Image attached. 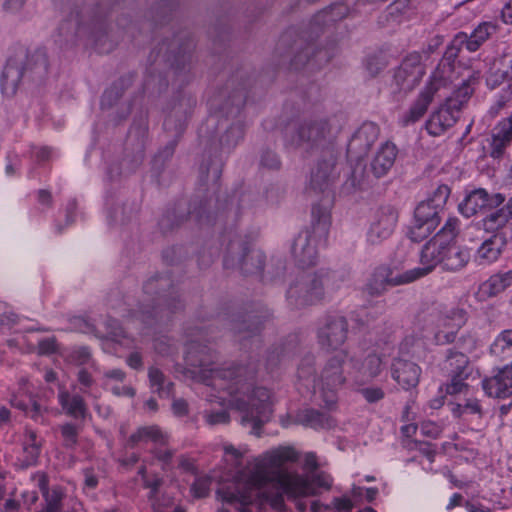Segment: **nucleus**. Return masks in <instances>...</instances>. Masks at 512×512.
I'll return each instance as SVG.
<instances>
[{
	"label": "nucleus",
	"mask_w": 512,
	"mask_h": 512,
	"mask_svg": "<svg viewBox=\"0 0 512 512\" xmlns=\"http://www.w3.org/2000/svg\"><path fill=\"white\" fill-rule=\"evenodd\" d=\"M299 458L290 446H279L255 459L253 465L241 471L232 487L222 488L218 495L226 504L239 512L260 499L263 506L276 512H286L284 494L291 499L314 496L320 489L329 490L332 478L325 472H314L310 476L289 469V464Z\"/></svg>",
	"instance_id": "f257e3e1"
},
{
	"label": "nucleus",
	"mask_w": 512,
	"mask_h": 512,
	"mask_svg": "<svg viewBox=\"0 0 512 512\" xmlns=\"http://www.w3.org/2000/svg\"><path fill=\"white\" fill-rule=\"evenodd\" d=\"M185 361L192 368L194 377L221 393L216 398L239 410L242 425L251 426V432L259 435L260 428L269 420L272 412V400L267 388L251 389L247 382L255 375L256 366L244 368L223 364L220 367L215 351L194 340L187 346Z\"/></svg>",
	"instance_id": "f03ea898"
},
{
	"label": "nucleus",
	"mask_w": 512,
	"mask_h": 512,
	"mask_svg": "<svg viewBox=\"0 0 512 512\" xmlns=\"http://www.w3.org/2000/svg\"><path fill=\"white\" fill-rule=\"evenodd\" d=\"M460 232V220L449 217L444 226L422 248L420 265L415 268L418 278L431 273L437 265L448 272L464 269L471 259L470 249L457 245Z\"/></svg>",
	"instance_id": "7ed1b4c3"
},
{
	"label": "nucleus",
	"mask_w": 512,
	"mask_h": 512,
	"mask_svg": "<svg viewBox=\"0 0 512 512\" xmlns=\"http://www.w3.org/2000/svg\"><path fill=\"white\" fill-rule=\"evenodd\" d=\"M48 69L49 59L44 48L28 50L21 44H15L9 50L1 75L2 89L14 94L23 78L40 81L46 77Z\"/></svg>",
	"instance_id": "20e7f679"
},
{
	"label": "nucleus",
	"mask_w": 512,
	"mask_h": 512,
	"mask_svg": "<svg viewBox=\"0 0 512 512\" xmlns=\"http://www.w3.org/2000/svg\"><path fill=\"white\" fill-rule=\"evenodd\" d=\"M338 131L331 118L314 115L293 124L286 132V141L288 145L307 153L322 154L327 153V150H335L333 142Z\"/></svg>",
	"instance_id": "39448f33"
},
{
	"label": "nucleus",
	"mask_w": 512,
	"mask_h": 512,
	"mask_svg": "<svg viewBox=\"0 0 512 512\" xmlns=\"http://www.w3.org/2000/svg\"><path fill=\"white\" fill-rule=\"evenodd\" d=\"M336 275L329 269L303 272L297 276L287 291L290 306L301 308L322 301L328 291L338 288Z\"/></svg>",
	"instance_id": "423d86ee"
},
{
	"label": "nucleus",
	"mask_w": 512,
	"mask_h": 512,
	"mask_svg": "<svg viewBox=\"0 0 512 512\" xmlns=\"http://www.w3.org/2000/svg\"><path fill=\"white\" fill-rule=\"evenodd\" d=\"M330 226V213L327 209H312V225L296 237L292 246V254L301 267H309L316 263L318 245L327 238Z\"/></svg>",
	"instance_id": "0eeeda50"
},
{
	"label": "nucleus",
	"mask_w": 512,
	"mask_h": 512,
	"mask_svg": "<svg viewBox=\"0 0 512 512\" xmlns=\"http://www.w3.org/2000/svg\"><path fill=\"white\" fill-rule=\"evenodd\" d=\"M450 195L447 185H439L432 195L420 202L414 211V221L409 228L408 236L413 242L427 238L439 225L442 212Z\"/></svg>",
	"instance_id": "6e6552de"
},
{
	"label": "nucleus",
	"mask_w": 512,
	"mask_h": 512,
	"mask_svg": "<svg viewBox=\"0 0 512 512\" xmlns=\"http://www.w3.org/2000/svg\"><path fill=\"white\" fill-rule=\"evenodd\" d=\"M472 94L473 89L464 82L443 105L430 115L425 125L427 132L431 136H440L452 128Z\"/></svg>",
	"instance_id": "1a4fd4ad"
},
{
	"label": "nucleus",
	"mask_w": 512,
	"mask_h": 512,
	"mask_svg": "<svg viewBox=\"0 0 512 512\" xmlns=\"http://www.w3.org/2000/svg\"><path fill=\"white\" fill-rule=\"evenodd\" d=\"M336 152L335 150H327V153H322L316 165L311 171L307 193L310 196L321 195L322 204H314L312 209L318 208L319 210L327 209L333 199L332 185L337 177L335 171Z\"/></svg>",
	"instance_id": "9d476101"
},
{
	"label": "nucleus",
	"mask_w": 512,
	"mask_h": 512,
	"mask_svg": "<svg viewBox=\"0 0 512 512\" xmlns=\"http://www.w3.org/2000/svg\"><path fill=\"white\" fill-rule=\"evenodd\" d=\"M348 358L346 351L329 358L321 369L317 389L324 407L333 410L337 404V392L346 383L343 364Z\"/></svg>",
	"instance_id": "9b49d317"
},
{
	"label": "nucleus",
	"mask_w": 512,
	"mask_h": 512,
	"mask_svg": "<svg viewBox=\"0 0 512 512\" xmlns=\"http://www.w3.org/2000/svg\"><path fill=\"white\" fill-rule=\"evenodd\" d=\"M107 29L108 25L104 18L95 15L90 19L88 24H85L77 13L75 16L61 23L59 33L67 40L76 34L87 33L91 39H93L100 53H108L113 49L114 43L110 39Z\"/></svg>",
	"instance_id": "f8f14e48"
},
{
	"label": "nucleus",
	"mask_w": 512,
	"mask_h": 512,
	"mask_svg": "<svg viewBox=\"0 0 512 512\" xmlns=\"http://www.w3.org/2000/svg\"><path fill=\"white\" fill-rule=\"evenodd\" d=\"M170 285V281L168 278L157 276L149 279L144 284V292L147 295L157 294V307L153 306L152 308L147 306L141 308L139 311L133 313V317L141 320L146 325H151L153 319H155L158 315L161 314V318L163 317L164 312L167 311V315L169 313H173L182 308L181 301L177 296L174 295H162L160 291L157 289H164Z\"/></svg>",
	"instance_id": "ddd939ff"
},
{
	"label": "nucleus",
	"mask_w": 512,
	"mask_h": 512,
	"mask_svg": "<svg viewBox=\"0 0 512 512\" xmlns=\"http://www.w3.org/2000/svg\"><path fill=\"white\" fill-rule=\"evenodd\" d=\"M419 279L415 268L404 273H395L387 265H379L371 272L362 288L363 293L371 297L382 296L391 287L408 284Z\"/></svg>",
	"instance_id": "4468645a"
},
{
	"label": "nucleus",
	"mask_w": 512,
	"mask_h": 512,
	"mask_svg": "<svg viewBox=\"0 0 512 512\" xmlns=\"http://www.w3.org/2000/svg\"><path fill=\"white\" fill-rule=\"evenodd\" d=\"M425 73L422 57L419 53L407 55L395 69L392 81L393 93H408L421 81Z\"/></svg>",
	"instance_id": "2eb2a0df"
},
{
	"label": "nucleus",
	"mask_w": 512,
	"mask_h": 512,
	"mask_svg": "<svg viewBox=\"0 0 512 512\" xmlns=\"http://www.w3.org/2000/svg\"><path fill=\"white\" fill-rule=\"evenodd\" d=\"M348 335V321L341 315L323 317L317 328V341L324 350H336L342 346Z\"/></svg>",
	"instance_id": "dca6fc26"
},
{
	"label": "nucleus",
	"mask_w": 512,
	"mask_h": 512,
	"mask_svg": "<svg viewBox=\"0 0 512 512\" xmlns=\"http://www.w3.org/2000/svg\"><path fill=\"white\" fill-rule=\"evenodd\" d=\"M444 85L445 79L441 75V72L439 70L435 71L430 78V82L420 92L415 102L401 115L399 120L400 124L402 126H408L419 121L426 113L436 92Z\"/></svg>",
	"instance_id": "f3484780"
},
{
	"label": "nucleus",
	"mask_w": 512,
	"mask_h": 512,
	"mask_svg": "<svg viewBox=\"0 0 512 512\" xmlns=\"http://www.w3.org/2000/svg\"><path fill=\"white\" fill-rule=\"evenodd\" d=\"M397 221L398 212L394 207L390 205L381 206L371 218L367 231V241L372 245L380 244L391 236Z\"/></svg>",
	"instance_id": "a211bd4d"
},
{
	"label": "nucleus",
	"mask_w": 512,
	"mask_h": 512,
	"mask_svg": "<svg viewBox=\"0 0 512 512\" xmlns=\"http://www.w3.org/2000/svg\"><path fill=\"white\" fill-rule=\"evenodd\" d=\"M294 37L293 31L285 32L277 42L275 52L280 57L281 63L288 62L291 67L298 69L308 60L312 47L303 48V41Z\"/></svg>",
	"instance_id": "6ab92c4d"
},
{
	"label": "nucleus",
	"mask_w": 512,
	"mask_h": 512,
	"mask_svg": "<svg viewBox=\"0 0 512 512\" xmlns=\"http://www.w3.org/2000/svg\"><path fill=\"white\" fill-rule=\"evenodd\" d=\"M240 248L237 242H231L228 255L224 259V266L227 268L239 266L241 271L247 275H260L265 262V255L260 250H246L240 256H235V252Z\"/></svg>",
	"instance_id": "aec40b11"
},
{
	"label": "nucleus",
	"mask_w": 512,
	"mask_h": 512,
	"mask_svg": "<svg viewBox=\"0 0 512 512\" xmlns=\"http://www.w3.org/2000/svg\"><path fill=\"white\" fill-rule=\"evenodd\" d=\"M462 324L463 316L459 311L451 310L448 313L439 314L434 321V342L437 345L453 342Z\"/></svg>",
	"instance_id": "412c9836"
},
{
	"label": "nucleus",
	"mask_w": 512,
	"mask_h": 512,
	"mask_svg": "<svg viewBox=\"0 0 512 512\" xmlns=\"http://www.w3.org/2000/svg\"><path fill=\"white\" fill-rule=\"evenodd\" d=\"M350 363L353 369L350 375L357 384L371 381L382 371V358L373 352L368 353L361 362L352 357Z\"/></svg>",
	"instance_id": "4be33fe9"
},
{
	"label": "nucleus",
	"mask_w": 512,
	"mask_h": 512,
	"mask_svg": "<svg viewBox=\"0 0 512 512\" xmlns=\"http://www.w3.org/2000/svg\"><path fill=\"white\" fill-rule=\"evenodd\" d=\"M512 143V111L511 114L500 120L491 131L490 156L501 158Z\"/></svg>",
	"instance_id": "5701e85b"
},
{
	"label": "nucleus",
	"mask_w": 512,
	"mask_h": 512,
	"mask_svg": "<svg viewBox=\"0 0 512 512\" xmlns=\"http://www.w3.org/2000/svg\"><path fill=\"white\" fill-rule=\"evenodd\" d=\"M397 147L392 142L383 143L372 157L369 164V172L375 178L386 176L394 166L397 157Z\"/></svg>",
	"instance_id": "b1692460"
},
{
	"label": "nucleus",
	"mask_w": 512,
	"mask_h": 512,
	"mask_svg": "<svg viewBox=\"0 0 512 512\" xmlns=\"http://www.w3.org/2000/svg\"><path fill=\"white\" fill-rule=\"evenodd\" d=\"M483 389L491 397L505 398L512 395V366L509 364L494 377L483 380Z\"/></svg>",
	"instance_id": "393cba45"
},
{
	"label": "nucleus",
	"mask_w": 512,
	"mask_h": 512,
	"mask_svg": "<svg viewBox=\"0 0 512 512\" xmlns=\"http://www.w3.org/2000/svg\"><path fill=\"white\" fill-rule=\"evenodd\" d=\"M420 375V367L413 362L397 359L392 365L393 379L406 390L418 385Z\"/></svg>",
	"instance_id": "a878e982"
},
{
	"label": "nucleus",
	"mask_w": 512,
	"mask_h": 512,
	"mask_svg": "<svg viewBox=\"0 0 512 512\" xmlns=\"http://www.w3.org/2000/svg\"><path fill=\"white\" fill-rule=\"evenodd\" d=\"M495 32L496 25L491 22H483L470 35L465 32L457 33L455 43L456 45H465L469 52H475Z\"/></svg>",
	"instance_id": "bb28decb"
},
{
	"label": "nucleus",
	"mask_w": 512,
	"mask_h": 512,
	"mask_svg": "<svg viewBox=\"0 0 512 512\" xmlns=\"http://www.w3.org/2000/svg\"><path fill=\"white\" fill-rule=\"evenodd\" d=\"M379 136V127L373 122L363 123L353 134L348 149L358 151L360 154L367 152Z\"/></svg>",
	"instance_id": "cd10ccee"
},
{
	"label": "nucleus",
	"mask_w": 512,
	"mask_h": 512,
	"mask_svg": "<svg viewBox=\"0 0 512 512\" xmlns=\"http://www.w3.org/2000/svg\"><path fill=\"white\" fill-rule=\"evenodd\" d=\"M442 369L447 375L464 376V378H469L474 371L467 355L453 349L447 350Z\"/></svg>",
	"instance_id": "c85d7f7f"
},
{
	"label": "nucleus",
	"mask_w": 512,
	"mask_h": 512,
	"mask_svg": "<svg viewBox=\"0 0 512 512\" xmlns=\"http://www.w3.org/2000/svg\"><path fill=\"white\" fill-rule=\"evenodd\" d=\"M142 442H153L156 445L164 446L168 442V435L156 425L139 427L127 439V446L134 448Z\"/></svg>",
	"instance_id": "c756f323"
},
{
	"label": "nucleus",
	"mask_w": 512,
	"mask_h": 512,
	"mask_svg": "<svg viewBox=\"0 0 512 512\" xmlns=\"http://www.w3.org/2000/svg\"><path fill=\"white\" fill-rule=\"evenodd\" d=\"M59 403L64 412L75 419H84L88 408L84 398L79 394H71L66 389H61L58 394Z\"/></svg>",
	"instance_id": "7c9ffc66"
},
{
	"label": "nucleus",
	"mask_w": 512,
	"mask_h": 512,
	"mask_svg": "<svg viewBox=\"0 0 512 512\" xmlns=\"http://www.w3.org/2000/svg\"><path fill=\"white\" fill-rule=\"evenodd\" d=\"M297 381L299 389L305 388L316 394L318 377L316 376L315 357L306 355L297 368Z\"/></svg>",
	"instance_id": "2f4dec72"
},
{
	"label": "nucleus",
	"mask_w": 512,
	"mask_h": 512,
	"mask_svg": "<svg viewBox=\"0 0 512 512\" xmlns=\"http://www.w3.org/2000/svg\"><path fill=\"white\" fill-rule=\"evenodd\" d=\"M512 286V269L499 271L491 275L480 286V292L487 297H494Z\"/></svg>",
	"instance_id": "473e14b6"
},
{
	"label": "nucleus",
	"mask_w": 512,
	"mask_h": 512,
	"mask_svg": "<svg viewBox=\"0 0 512 512\" xmlns=\"http://www.w3.org/2000/svg\"><path fill=\"white\" fill-rule=\"evenodd\" d=\"M505 247L501 238L495 233L490 238L486 239L477 249L476 259L480 264L495 262L500 257Z\"/></svg>",
	"instance_id": "72a5a7b5"
},
{
	"label": "nucleus",
	"mask_w": 512,
	"mask_h": 512,
	"mask_svg": "<svg viewBox=\"0 0 512 512\" xmlns=\"http://www.w3.org/2000/svg\"><path fill=\"white\" fill-rule=\"evenodd\" d=\"M297 419L304 426L314 429L331 428L335 425L333 418L329 414L313 408L301 410L297 415Z\"/></svg>",
	"instance_id": "f704fd0d"
},
{
	"label": "nucleus",
	"mask_w": 512,
	"mask_h": 512,
	"mask_svg": "<svg viewBox=\"0 0 512 512\" xmlns=\"http://www.w3.org/2000/svg\"><path fill=\"white\" fill-rule=\"evenodd\" d=\"M488 192L483 189H475L470 192L462 203L459 204V211L465 217L469 218L478 211L487 208Z\"/></svg>",
	"instance_id": "c9c22d12"
},
{
	"label": "nucleus",
	"mask_w": 512,
	"mask_h": 512,
	"mask_svg": "<svg viewBox=\"0 0 512 512\" xmlns=\"http://www.w3.org/2000/svg\"><path fill=\"white\" fill-rule=\"evenodd\" d=\"M348 14V8L343 4H334L317 13L312 20V27L320 29L329 26L336 21L345 18Z\"/></svg>",
	"instance_id": "e433bc0d"
},
{
	"label": "nucleus",
	"mask_w": 512,
	"mask_h": 512,
	"mask_svg": "<svg viewBox=\"0 0 512 512\" xmlns=\"http://www.w3.org/2000/svg\"><path fill=\"white\" fill-rule=\"evenodd\" d=\"M512 218V215L506 209L505 206L489 213L482 220L483 229L486 232L498 233L506 227L508 221Z\"/></svg>",
	"instance_id": "4c0bfd02"
},
{
	"label": "nucleus",
	"mask_w": 512,
	"mask_h": 512,
	"mask_svg": "<svg viewBox=\"0 0 512 512\" xmlns=\"http://www.w3.org/2000/svg\"><path fill=\"white\" fill-rule=\"evenodd\" d=\"M40 488L45 501L43 508L37 512H60L64 494L58 489L48 490L45 477L40 479Z\"/></svg>",
	"instance_id": "58836bf2"
},
{
	"label": "nucleus",
	"mask_w": 512,
	"mask_h": 512,
	"mask_svg": "<svg viewBox=\"0 0 512 512\" xmlns=\"http://www.w3.org/2000/svg\"><path fill=\"white\" fill-rule=\"evenodd\" d=\"M66 361L79 368L89 366L95 372L99 370L96 361L92 358L90 349L86 346L71 349L66 356Z\"/></svg>",
	"instance_id": "ea45409f"
},
{
	"label": "nucleus",
	"mask_w": 512,
	"mask_h": 512,
	"mask_svg": "<svg viewBox=\"0 0 512 512\" xmlns=\"http://www.w3.org/2000/svg\"><path fill=\"white\" fill-rule=\"evenodd\" d=\"M148 378L151 387L160 397H169L172 394L174 384L166 378L160 369L150 367L148 370Z\"/></svg>",
	"instance_id": "a19ab883"
},
{
	"label": "nucleus",
	"mask_w": 512,
	"mask_h": 512,
	"mask_svg": "<svg viewBox=\"0 0 512 512\" xmlns=\"http://www.w3.org/2000/svg\"><path fill=\"white\" fill-rule=\"evenodd\" d=\"M263 327V321L257 316H250L247 320H243L240 323L235 324L233 327L234 332L238 335L239 340H245L247 338L258 335Z\"/></svg>",
	"instance_id": "79ce46f5"
},
{
	"label": "nucleus",
	"mask_w": 512,
	"mask_h": 512,
	"mask_svg": "<svg viewBox=\"0 0 512 512\" xmlns=\"http://www.w3.org/2000/svg\"><path fill=\"white\" fill-rule=\"evenodd\" d=\"M244 126L241 122L233 123L221 136L220 145L223 149L230 151L235 148L243 139Z\"/></svg>",
	"instance_id": "37998d69"
},
{
	"label": "nucleus",
	"mask_w": 512,
	"mask_h": 512,
	"mask_svg": "<svg viewBox=\"0 0 512 512\" xmlns=\"http://www.w3.org/2000/svg\"><path fill=\"white\" fill-rule=\"evenodd\" d=\"M491 353L496 357H512V330L502 332L491 345Z\"/></svg>",
	"instance_id": "c03bdc74"
},
{
	"label": "nucleus",
	"mask_w": 512,
	"mask_h": 512,
	"mask_svg": "<svg viewBox=\"0 0 512 512\" xmlns=\"http://www.w3.org/2000/svg\"><path fill=\"white\" fill-rule=\"evenodd\" d=\"M11 405L19 410L24 411L35 421H38L42 414V407L31 397L22 399L19 396H14L11 399Z\"/></svg>",
	"instance_id": "a18cd8bd"
},
{
	"label": "nucleus",
	"mask_w": 512,
	"mask_h": 512,
	"mask_svg": "<svg viewBox=\"0 0 512 512\" xmlns=\"http://www.w3.org/2000/svg\"><path fill=\"white\" fill-rule=\"evenodd\" d=\"M63 445L66 448H74L78 442L79 429L75 424L65 423L60 427Z\"/></svg>",
	"instance_id": "49530a36"
},
{
	"label": "nucleus",
	"mask_w": 512,
	"mask_h": 512,
	"mask_svg": "<svg viewBox=\"0 0 512 512\" xmlns=\"http://www.w3.org/2000/svg\"><path fill=\"white\" fill-rule=\"evenodd\" d=\"M191 61L190 49L185 48L181 53L179 52L174 56V60L172 62L173 74L176 76H180L182 72L185 71L186 67L189 65Z\"/></svg>",
	"instance_id": "de8ad7c7"
},
{
	"label": "nucleus",
	"mask_w": 512,
	"mask_h": 512,
	"mask_svg": "<svg viewBox=\"0 0 512 512\" xmlns=\"http://www.w3.org/2000/svg\"><path fill=\"white\" fill-rule=\"evenodd\" d=\"M203 417L205 419L206 424H208L209 426L227 424L230 421V416L224 409L218 411L205 410L203 412Z\"/></svg>",
	"instance_id": "09e8293b"
},
{
	"label": "nucleus",
	"mask_w": 512,
	"mask_h": 512,
	"mask_svg": "<svg viewBox=\"0 0 512 512\" xmlns=\"http://www.w3.org/2000/svg\"><path fill=\"white\" fill-rule=\"evenodd\" d=\"M223 450L226 461L231 462L234 467L241 465L246 449L236 448L232 444L226 443L223 445Z\"/></svg>",
	"instance_id": "8fccbe9b"
},
{
	"label": "nucleus",
	"mask_w": 512,
	"mask_h": 512,
	"mask_svg": "<svg viewBox=\"0 0 512 512\" xmlns=\"http://www.w3.org/2000/svg\"><path fill=\"white\" fill-rule=\"evenodd\" d=\"M155 351L163 356H170L176 351L175 342L167 336H161L154 341Z\"/></svg>",
	"instance_id": "3c124183"
},
{
	"label": "nucleus",
	"mask_w": 512,
	"mask_h": 512,
	"mask_svg": "<svg viewBox=\"0 0 512 512\" xmlns=\"http://www.w3.org/2000/svg\"><path fill=\"white\" fill-rule=\"evenodd\" d=\"M450 382L446 384V392L450 395L464 393L468 389V384L464 376L448 375Z\"/></svg>",
	"instance_id": "603ef678"
},
{
	"label": "nucleus",
	"mask_w": 512,
	"mask_h": 512,
	"mask_svg": "<svg viewBox=\"0 0 512 512\" xmlns=\"http://www.w3.org/2000/svg\"><path fill=\"white\" fill-rule=\"evenodd\" d=\"M260 166L270 170H277L281 166V162L275 152L264 150L260 156Z\"/></svg>",
	"instance_id": "864d4df0"
},
{
	"label": "nucleus",
	"mask_w": 512,
	"mask_h": 512,
	"mask_svg": "<svg viewBox=\"0 0 512 512\" xmlns=\"http://www.w3.org/2000/svg\"><path fill=\"white\" fill-rule=\"evenodd\" d=\"M210 490V479L206 477L197 478L191 486V492L196 498L206 497Z\"/></svg>",
	"instance_id": "5fc2aeb1"
},
{
	"label": "nucleus",
	"mask_w": 512,
	"mask_h": 512,
	"mask_svg": "<svg viewBox=\"0 0 512 512\" xmlns=\"http://www.w3.org/2000/svg\"><path fill=\"white\" fill-rule=\"evenodd\" d=\"M77 381L81 386V391L85 394H88V389L93 386L95 383L94 378L89 372L87 367H82L77 372Z\"/></svg>",
	"instance_id": "6e6d98bb"
},
{
	"label": "nucleus",
	"mask_w": 512,
	"mask_h": 512,
	"mask_svg": "<svg viewBox=\"0 0 512 512\" xmlns=\"http://www.w3.org/2000/svg\"><path fill=\"white\" fill-rule=\"evenodd\" d=\"M122 91L117 86H112L105 90L101 98V106L110 108L121 97Z\"/></svg>",
	"instance_id": "4d7b16f0"
},
{
	"label": "nucleus",
	"mask_w": 512,
	"mask_h": 512,
	"mask_svg": "<svg viewBox=\"0 0 512 512\" xmlns=\"http://www.w3.org/2000/svg\"><path fill=\"white\" fill-rule=\"evenodd\" d=\"M107 327V336L112 340L120 342L122 337H125V331L119 325L118 321L115 319H109L106 321Z\"/></svg>",
	"instance_id": "13d9d810"
},
{
	"label": "nucleus",
	"mask_w": 512,
	"mask_h": 512,
	"mask_svg": "<svg viewBox=\"0 0 512 512\" xmlns=\"http://www.w3.org/2000/svg\"><path fill=\"white\" fill-rule=\"evenodd\" d=\"M362 396L369 403H375L382 400L385 396L384 391L380 387H367L361 390Z\"/></svg>",
	"instance_id": "bf43d9fd"
},
{
	"label": "nucleus",
	"mask_w": 512,
	"mask_h": 512,
	"mask_svg": "<svg viewBox=\"0 0 512 512\" xmlns=\"http://www.w3.org/2000/svg\"><path fill=\"white\" fill-rule=\"evenodd\" d=\"M23 450L25 456L23 459L22 467H29L34 465L40 455L41 448H39L38 446H23Z\"/></svg>",
	"instance_id": "052dcab7"
},
{
	"label": "nucleus",
	"mask_w": 512,
	"mask_h": 512,
	"mask_svg": "<svg viewBox=\"0 0 512 512\" xmlns=\"http://www.w3.org/2000/svg\"><path fill=\"white\" fill-rule=\"evenodd\" d=\"M126 378V373L121 369L107 370L103 374V385L109 386L112 381L123 382Z\"/></svg>",
	"instance_id": "680f3d73"
},
{
	"label": "nucleus",
	"mask_w": 512,
	"mask_h": 512,
	"mask_svg": "<svg viewBox=\"0 0 512 512\" xmlns=\"http://www.w3.org/2000/svg\"><path fill=\"white\" fill-rule=\"evenodd\" d=\"M412 0H395L389 5L388 11L390 15H400L405 13L411 6Z\"/></svg>",
	"instance_id": "e2e57ef3"
},
{
	"label": "nucleus",
	"mask_w": 512,
	"mask_h": 512,
	"mask_svg": "<svg viewBox=\"0 0 512 512\" xmlns=\"http://www.w3.org/2000/svg\"><path fill=\"white\" fill-rule=\"evenodd\" d=\"M463 414H477L481 416L482 408L478 400L467 399L464 405H459Z\"/></svg>",
	"instance_id": "0e129e2a"
},
{
	"label": "nucleus",
	"mask_w": 512,
	"mask_h": 512,
	"mask_svg": "<svg viewBox=\"0 0 512 512\" xmlns=\"http://www.w3.org/2000/svg\"><path fill=\"white\" fill-rule=\"evenodd\" d=\"M421 433L424 436L436 438L439 436L441 429L440 427L431 421L422 422L420 426Z\"/></svg>",
	"instance_id": "69168bd1"
},
{
	"label": "nucleus",
	"mask_w": 512,
	"mask_h": 512,
	"mask_svg": "<svg viewBox=\"0 0 512 512\" xmlns=\"http://www.w3.org/2000/svg\"><path fill=\"white\" fill-rule=\"evenodd\" d=\"M151 452L158 461L162 462L163 467L170 463L174 454L172 450L162 448H155Z\"/></svg>",
	"instance_id": "338daca9"
},
{
	"label": "nucleus",
	"mask_w": 512,
	"mask_h": 512,
	"mask_svg": "<svg viewBox=\"0 0 512 512\" xmlns=\"http://www.w3.org/2000/svg\"><path fill=\"white\" fill-rule=\"evenodd\" d=\"M332 503L338 512H351L353 508L352 501L346 497L335 498Z\"/></svg>",
	"instance_id": "774afa93"
}]
</instances>
